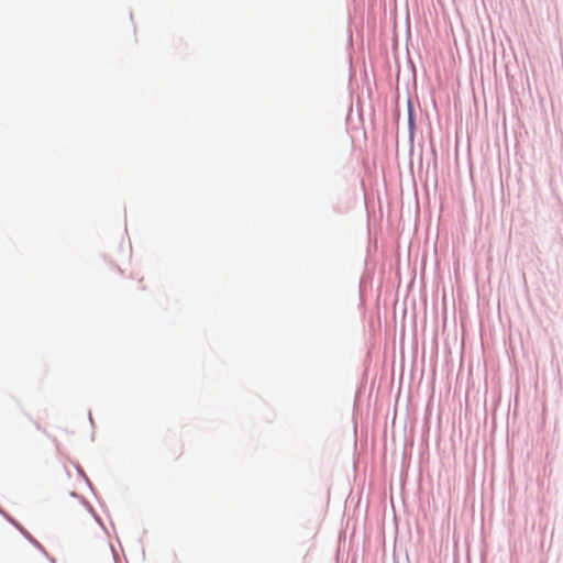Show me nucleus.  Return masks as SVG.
Listing matches in <instances>:
<instances>
[{"mask_svg":"<svg viewBox=\"0 0 563 563\" xmlns=\"http://www.w3.org/2000/svg\"><path fill=\"white\" fill-rule=\"evenodd\" d=\"M407 114H408L409 137H410V140H413L415 132H416V112H415L412 100L410 98H408V100H407Z\"/></svg>","mask_w":563,"mask_h":563,"instance_id":"nucleus-1","label":"nucleus"},{"mask_svg":"<svg viewBox=\"0 0 563 563\" xmlns=\"http://www.w3.org/2000/svg\"><path fill=\"white\" fill-rule=\"evenodd\" d=\"M11 521L12 525H14L20 531L21 533L31 542L33 543L36 548H38L41 551H44V548L41 545V543L35 540L22 526H20V523H18L15 520L13 519H9Z\"/></svg>","mask_w":563,"mask_h":563,"instance_id":"nucleus-2","label":"nucleus"}]
</instances>
